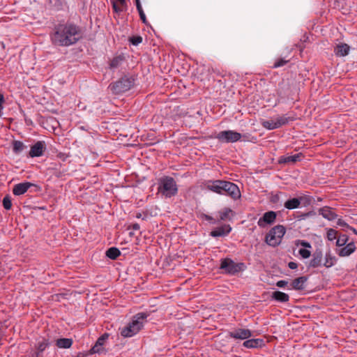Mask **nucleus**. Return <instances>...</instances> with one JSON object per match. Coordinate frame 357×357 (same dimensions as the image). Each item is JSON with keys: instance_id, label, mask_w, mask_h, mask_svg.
Listing matches in <instances>:
<instances>
[{"instance_id": "nucleus-1", "label": "nucleus", "mask_w": 357, "mask_h": 357, "mask_svg": "<svg viewBox=\"0 0 357 357\" xmlns=\"http://www.w3.org/2000/svg\"><path fill=\"white\" fill-rule=\"evenodd\" d=\"M82 38L80 28L73 23H60L55 25L50 38L54 45L68 47L75 44Z\"/></svg>"}, {"instance_id": "nucleus-2", "label": "nucleus", "mask_w": 357, "mask_h": 357, "mask_svg": "<svg viewBox=\"0 0 357 357\" xmlns=\"http://www.w3.org/2000/svg\"><path fill=\"white\" fill-rule=\"evenodd\" d=\"M149 314L146 312H139L133 316L132 320L121 329V335L124 337H131L138 333L143 328Z\"/></svg>"}, {"instance_id": "nucleus-3", "label": "nucleus", "mask_w": 357, "mask_h": 357, "mask_svg": "<svg viewBox=\"0 0 357 357\" xmlns=\"http://www.w3.org/2000/svg\"><path fill=\"white\" fill-rule=\"evenodd\" d=\"M158 192L165 197L170 198L178 192L175 180L170 176H164L158 182Z\"/></svg>"}, {"instance_id": "nucleus-4", "label": "nucleus", "mask_w": 357, "mask_h": 357, "mask_svg": "<svg viewBox=\"0 0 357 357\" xmlns=\"http://www.w3.org/2000/svg\"><path fill=\"white\" fill-rule=\"evenodd\" d=\"M285 232L286 229L283 225H277L273 227L266 236V243L273 247L278 245Z\"/></svg>"}, {"instance_id": "nucleus-5", "label": "nucleus", "mask_w": 357, "mask_h": 357, "mask_svg": "<svg viewBox=\"0 0 357 357\" xmlns=\"http://www.w3.org/2000/svg\"><path fill=\"white\" fill-rule=\"evenodd\" d=\"M133 82L134 79L131 77H124L109 84V88L116 94L124 93L130 89L133 85Z\"/></svg>"}, {"instance_id": "nucleus-6", "label": "nucleus", "mask_w": 357, "mask_h": 357, "mask_svg": "<svg viewBox=\"0 0 357 357\" xmlns=\"http://www.w3.org/2000/svg\"><path fill=\"white\" fill-rule=\"evenodd\" d=\"M242 135L234 130H223L217 134L215 138L223 143H234L239 141Z\"/></svg>"}, {"instance_id": "nucleus-7", "label": "nucleus", "mask_w": 357, "mask_h": 357, "mask_svg": "<svg viewBox=\"0 0 357 357\" xmlns=\"http://www.w3.org/2000/svg\"><path fill=\"white\" fill-rule=\"evenodd\" d=\"M244 267L243 263H235L230 259H224L221 260L220 268L225 270L227 273L234 275L241 270Z\"/></svg>"}, {"instance_id": "nucleus-8", "label": "nucleus", "mask_w": 357, "mask_h": 357, "mask_svg": "<svg viewBox=\"0 0 357 357\" xmlns=\"http://www.w3.org/2000/svg\"><path fill=\"white\" fill-rule=\"evenodd\" d=\"M225 181L222 180H208L204 183L206 189L219 195H224Z\"/></svg>"}, {"instance_id": "nucleus-9", "label": "nucleus", "mask_w": 357, "mask_h": 357, "mask_svg": "<svg viewBox=\"0 0 357 357\" xmlns=\"http://www.w3.org/2000/svg\"><path fill=\"white\" fill-rule=\"evenodd\" d=\"M224 195L230 196L234 199L241 197V192L238 187L234 183L225 181Z\"/></svg>"}, {"instance_id": "nucleus-10", "label": "nucleus", "mask_w": 357, "mask_h": 357, "mask_svg": "<svg viewBox=\"0 0 357 357\" xmlns=\"http://www.w3.org/2000/svg\"><path fill=\"white\" fill-rule=\"evenodd\" d=\"M252 335V331L246 328H236L229 333V336L236 340H247Z\"/></svg>"}, {"instance_id": "nucleus-11", "label": "nucleus", "mask_w": 357, "mask_h": 357, "mask_svg": "<svg viewBox=\"0 0 357 357\" xmlns=\"http://www.w3.org/2000/svg\"><path fill=\"white\" fill-rule=\"evenodd\" d=\"M46 146L45 142L38 141L31 146L29 155L31 158L40 157L43 155Z\"/></svg>"}, {"instance_id": "nucleus-12", "label": "nucleus", "mask_w": 357, "mask_h": 357, "mask_svg": "<svg viewBox=\"0 0 357 357\" xmlns=\"http://www.w3.org/2000/svg\"><path fill=\"white\" fill-rule=\"evenodd\" d=\"M276 213L274 211L266 212L263 216L259 219L257 224L260 227H264L267 225L273 223L276 219Z\"/></svg>"}, {"instance_id": "nucleus-13", "label": "nucleus", "mask_w": 357, "mask_h": 357, "mask_svg": "<svg viewBox=\"0 0 357 357\" xmlns=\"http://www.w3.org/2000/svg\"><path fill=\"white\" fill-rule=\"evenodd\" d=\"M35 185L30 182L20 183L13 186V193L15 196H20L25 194L27 190Z\"/></svg>"}, {"instance_id": "nucleus-14", "label": "nucleus", "mask_w": 357, "mask_h": 357, "mask_svg": "<svg viewBox=\"0 0 357 357\" xmlns=\"http://www.w3.org/2000/svg\"><path fill=\"white\" fill-rule=\"evenodd\" d=\"M356 249V245L354 242L347 243L344 247L337 251L340 257H348L355 252Z\"/></svg>"}, {"instance_id": "nucleus-15", "label": "nucleus", "mask_w": 357, "mask_h": 357, "mask_svg": "<svg viewBox=\"0 0 357 357\" xmlns=\"http://www.w3.org/2000/svg\"><path fill=\"white\" fill-rule=\"evenodd\" d=\"M304 199V197L289 199L284 202V206L289 210L298 208Z\"/></svg>"}, {"instance_id": "nucleus-16", "label": "nucleus", "mask_w": 357, "mask_h": 357, "mask_svg": "<svg viewBox=\"0 0 357 357\" xmlns=\"http://www.w3.org/2000/svg\"><path fill=\"white\" fill-rule=\"evenodd\" d=\"M231 230V227L229 225H225L215 228L211 232V235L213 237L224 236L227 235Z\"/></svg>"}, {"instance_id": "nucleus-17", "label": "nucleus", "mask_w": 357, "mask_h": 357, "mask_svg": "<svg viewBox=\"0 0 357 357\" xmlns=\"http://www.w3.org/2000/svg\"><path fill=\"white\" fill-rule=\"evenodd\" d=\"M278 128L287 124L290 121L296 119L294 116H287V114L282 116H276L273 117Z\"/></svg>"}, {"instance_id": "nucleus-18", "label": "nucleus", "mask_w": 357, "mask_h": 357, "mask_svg": "<svg viewBox=\"0 0 357 357\" xmlns=\"http://www.w3.org/2000/svg\"><path fill=\"white\" fill-rule=\"evenodd\" d=\"M243 347L248 349H255L261 347L264 345V341L262 339H247L243 343Z\"/></svg>"}, {"instance_id": "nucleus-19", "label": "nucleus", "mask_w": 357, "mask_h": 357, "mask_svg": "<svg viewBox=\"0 0 357 357\" xmlns=\"http://www.w3.org/2000/svg\"><path fill=\"white\" fill-rule=\"evenodd\" d=\"M350 47L346 43H340L334 49L335 54L337 56H345L349 54Z\"/></svg>"}, {"instance_id": "nucleus-20", "label": "nucleus", "mask_w": 357, "mask_h": 357, "mask_svg": "<svg viewBox=\"0 0 357 357\" xmlns=\"http://www.w3.org/2000/svg\"><path fill=\"white\" fill-rule=\"evenodd\" d=\"M319 213L323 218L328 220H333L337 216L331 208L327 206L320 208Z\"/></svg>"}, {"instance_id": "nucleus-21", "label": "nucleus", "mask_w": 357, "mask_h": 357, "mask_svg": "<svg viewBox=\"0 0 357 357\" xmlns=\"http://www.w3.org/2000/svg\"><path fill=\"white\" fill-rule=\"evenodd\" d=\"M306 281L307 278L305 276L297 278L292 281L291 284V287L289 288V289L302 290L305 288Z\"/></svg>"}, {"instance_id": "nucleus-22", "label": "nucleus", "mask_w": 357, "mask_h": 357, "mask_svg": "<svg viewBox=\"0 0 357 357\" xmlns=\"http://www.w3.org/2000/svg\"><path fill=\"white\" fill-rule=\"evenodd\" d=\"M271 298L280 303H287L289 301V296L287 294L280 291L273 292Z\"/></svg>"}, {"instance_id": "nucleus-23", "label": "nucleus", "mask_w": 357, "mask_h": 357, "mask_svg": "<svg viewBox=\"0 0 357 357\" xmlns=\"http://www.w3.org/2000/svg\"><path fill=\"white\" fill-rule=\"evenodd\" d=\"M323 255L321 252H315L310 261V266L317 268L321 266Z\"/></svg>"}, {"instance_id": "nucleus-24", "label": "nucleus", "mask_w": 357, "mask_h": 357, "mask_svg": "<svg viewBox=\"0 0 357 357\" xmlns=\"http://www.w3.org/2000/svg\"><path fill=\"white\" fill-rule=\"evenodd\" d=\"M71 338H60L56 342V346L60 349H69L73 344Z\"/></svg>"}, {"instance_id": "nucleus-25", "label": "nucleus", "mask_w": 357, "mask_h": 357, "mask_svg": "<svg viewBox=\"0 0 357 357\" xmlns=\"http://www.w3.org/2000/svg\"><path fill=\"white\" fill-rule=\"evenodd\" d=\"M125 58L123 55H118L114 56L109 63V68L115 69L120 66L123 62Z\"/></svg>"}, {"instance_id": "nucleus-26", "label": "nucleus", "mask_w": 357, "mask_h": 357, "mask_svg": "<svg viewBox=\"0 0 357 357\" xmlns=\"http://www.w3.org/2000/svg\"><path fill=\"white\" fill-rule=\"evenodd\" d=\"M337 259L335 256L332 255L330 252L326 253L325 261L323 265L326 268L332 267L335 264Z\"/></svg>"}, {"instance_id": "nucleus-27", "label": "nucleus", "mask_w": 357, "mask_h": 357, "mask_svg": "<svg viewBox=\"0 0 357 357\" xmlns=\"http://www.w3.org/2000/svg\"><path fill=\"white\" fill-rule=\"evenodd\" d=\"M301 154H295L293 155H285L282 156L280 159V162L281 163H289V162H295L300 160Z\"/></svg>"}, {"instance_id": "nucleus-28", "label": "nucleus", "mask_w": 357, "mask_h": 357, "mask_svg": "<svg viewBox=\"0 0 357 357\" xmlns=\"http://www.w3.org/2000/svg\"><path fill=\"white\" fill-rule=\"evenodd\" d=\"M261 124L264 128L269 130L278 129L273 118H271L267 120H262Z\"/></svg>"}, {"instance_id": "nucleus-29", "label": "nucleus", "mask_w": 357, "mask_h": 357, "mask_svg": "<svg viewBox=\"0 0 357 357\" xmlns=\"http://www.w3.org/2000/svg\"><path fill=\"white\" fill-rule=\"evenodd\" d=\"M50 344V343L47 339L43 337L42 339L39 340L36 345L38 352L40 353L44 351L45 349L49 347Z\"/></svg>"}, {"instance_id": "nucleus-30", "label": "nucleus", "mask_w": 357, "mask_h": 357, "mask_svg": "<svg viewBox=\"0 0 357 357\" xmlns=\"http://www.w3.org/2000/svg\"><path fill=\"white\" fill-rule=\"evenodd\" d=\"M120 255V250L114 247L109 248L106 252V256L111 259H116Z\"/></svg>"}, {"instance_id": "nucleus-31", "label": "nucleus", "mask_w": 357, "mask_h": 357, "mask_svg": "<svg viewBox=\"0 0 357 357\" xmlns=\"http://www.w3.org/2000/svg\"><path fill=\"white\" fill-rule=\"evenodd\" d=\"M25 146L24 144L20 142V141H14L13 144V150L15 153H20L22 152Z\"/></svg>"}, {"instance_id": "nucleus-32", "label": "nucleus", "mask_w": 357, "mask_h": 357, "mask_svg": "<svg viewBox=\"0 0 357 357\" xmlns=\"http://www.w3.org/2000/svg\"><path fill=\"white\" fill-rule=\"evenodd\" d=\"M136 7H137V11L139 13V15L141 20L142 21V22L144 24H146L147 23V20H146L145 13H144L143 9H142L141 3L138 2V1H137V2H136Z\"/></svg>"}, {"instance_id": "nucleus-33", "label": "nucleus", "mask_w": 357, "mask_h": 357, "mask_svg": "<svg viewBox=\"0 0 357 357\" xmlns=\"http://www.w3.org/2000/svg\"><path fill=\"white\" fill-rule=\"evenodd\" d=\"M348 236L345 234H342L339 236L336 241V245L338 247H342L347 243Z\"/></svg>"}, {"instance_id": "nucleus-34", "label": "nucleus", "mask_w": 357, "mask_h": 357, "mask_svg": "<svg viewBox=\"0 0 357 357\" xmlns=\"http://www.w3.org/2000/svg\"><path fill=\"white\" fill-rule=\"evenodd\" d=\"M3 206L5 209L10 210L12 207V201L9 195H6L3 199Z\"/></svg>"}, {"instance_id": "nucleus-35", "label": "nucleus", "mask_w": 357, "mask_h": 357, "mask_svg": "<svg viewBox=\"0 0 357 357\" xmlns=\"http://www.w3.org/2000/svg\"><path fill=\"white\" fill-rule=\"evenodd\" d=\"M337 231L333 229H327V238L328 241H332L336 238Z\"/></svg>"}, {"instance_id": "nucleus-36", "label": "nucleus", "mask_w": 357, "mask_h": 357, "mask_svg": "<svg viewBox=\"0 0 357 357\" xmlns=\"http://www.w3.org/2000/svg\"><path fill=\"white\" fill-rule=\"evenodd\" d=\"M299 255L303 259H307L311 255V252L307 248H301L298 250Z\"/></svg>"}, {"instance_id": "nucleus-37", "label": "nucleus", "mask_w": 357, "mask_h": 357, "mask_svg": "<svg viewBox=\"0 0 357 357\" xmlns=\"http://www.w3.org/2000/svg\"><path fill=\"white\" fill-rule=\"evenodd\" d=\"M296 245L297 246L301 245V246L304 247L305 248H308V249L312 248L311 244L308 241H306L304 240H297L296 241Z\"/></svg>"}, {"instance_id": "nucleus-38", "label": "nucleus", "mask_w": 357, "mask_h": 357, "mask_svg": "<svg viewBox=\"0 0 357 357\" xmlns=\"http://www.w3.org/2000/svg\"><path fill=\"white\" fill-rule=\"evenodd\" d=\"M231 213H232V211L231 209L225 208L224 211L222 212H221L220 219L221 220L227 219L229 216V214Z\"/></svg>"}, {"instance_id": "nucleus-39", "label": "nucleus", "mask_w": 357, "mask_h": 357, "mask_svg": "<svg viewBox=\"0 0 357 357\" xmlns=\"http://www.w3.org/2000/svg\"><path fill=\"white\" fill-rule=\"evenodd\" d=\"M107 337H108V335L105 333L104 335H102L101 337H100L98 339L96 344L102 347V345L104 344V343H105V340L107 339Z\"/></svg>"}, {"instance_id": "nucleus-40", "label": "nucleus", "mask_w": 357, "mask_h": 357, "mask_svg": "<svg viewBox=\"0 0 357 357\" xmlns=\"http://www.w3.org/2000/svg\"><path fill=\"white\" fill-rule=\"evenodd\" d=\"M130 42L134 45H137L142 42V38L140 36H135L130 38Z\"/></svg>"}, {"instance_id": "nucleus-41", "label": "nucleus", "mask_w": 357, "mask_h": 357, "mask_svg": "<svg viewBox=\"0 0 357 357\" xmlns=\"http://www.w3.org/2000/svg\"><path fill=\"white\" fill-rule=\"evenodd\" d=\"M337 225L341 227L349 229V225L342 219H338L337 221Z\"/></svg>"}, {"instance_id": "nucleus-42", "label": "nucleus", "mask_w": 357, "mask_h": 357, "mask_svg": "<svg viewBox=\"0 0 357 357\" xmlns=\"http://www.w3.org/2000/svg\"><path fill=\"white\" fill-rule=\"evenodd\" d=\"M5 102V99L3 96L0 93V117L3 114V103Z\"/></svg>"}, {"instance_id": "nucleus-43", "label": "nucleus", "mask_w": 357, "mask_h": 357, "mask_svg": "<svg viewBox=\"0 0 357 357\" xmlns=\"http://www.w3.org/2000/svg\"><path fill=\"white\" fill-rule=\"evenodd\" d=\"M287 61L284 59L278 60L273 65L274 68H279L284 66Z\"/></svg>"}, {"instance_id": "nucleus-44", "label": "nucleus", "mask_w": 357, "mask_h": 357, "mask_svg": "<svg viewBox=\"0 0 357 357\" xmlns=\"http://www.w3.org/2000/svg\"><path fill=\"white\" fill-rule=\"evenodd\" d=\"M112 6H113L114 10L116 13H120L123 10V8H121L122 6L120 5L118 6L116 2H115V1L112 2Z\"/></svg>"}, {"instance_id": "nucleus-45", "label": "nucleus", "mask_w": 357, "mask_h": 357, "mask_svg": "<svg viewBox=\"0 0 357 357\" xmlns=\"http://www.w3.org/2000/svg\"><path fill=\"white\" fill-rule=\"evenodd\" d=\"M102 347L96 343V344L92 347L91 351L92 353H99L102 350Z\"/></svg>"}, {"instance_id": "nucleus-46", "label": "nucleus", "mask_w": 357, "mask_h": 357, "mask_svg": "<svg viewBox=\"0 0 357 357\" xmlns=\"http://www.w3.org/2000/svg\"><path fill=\"white\" fill-rule=\"evenodd\" d=\"M287 284H288V282L286 280H279V281L277 282L276 286L280 287V288H283Z\"/></svg>"}, {"instance_id": "nucleus-47", "label": "nucleus", "mask_w": 357, "mask_h": 357, "mask_svg": "<svg viewBox=\"0 0 357 357\" xmlns=\"http://www.w3.org/2000/svg\"><path fill=\"white\" fill-rule=\"evenodd\" d=\"M129 228L132 229L133 230H139L140 229V226L138 223H134L131 225Z\"/></svg>"}, {"instance_id": "nucleus-48", "label": "nucleus", "mask_w": 357, "mask_h": 357, "mask_svg": "<svg viewBox=\"0 0 357 357\" xmlns=\"http://www.w3.org/2000/svg\"><path fill=\"white\" fill-rule=\"evenodd\" d=\"M288 266L291 269H296L298 267V265L296 262L291 261L289 263Z\"/></svg>"}, {"instance_id": "nucleus-49", "label": "nucleus", "mask_w": 357, "mask_h": 357, "mask_svg": "<svg viewBox=\"0 0 357 357\" xmlns=\"http://www.w3.org/2000/svg\"><path fill=\"white\" fill-rule=\"evenodd\" d=\"M116 2L119 3L120 6H123L126 5V0H116Z\"/></svg>"}, {"instance_id": "nucleus-50", "label": "nucleus", "mask_w": 357, "mask_h": 357, "mask_svg": "<svg viewBox=\"0 0 357 357\" xmlns=\"http://www.w3.org/2000/svg\"><path fill=\"white\" fill-rule=\"evenodd\" d=\"M278 199H279V195H275L273 196L271 201H272V202H276Z\"/></svg>"}, {"instance_id": "nucleus-51", "label": "nucleus", "mask_w": 357, "mask_h": 357, "mask_svg": "<svg viewBox=\"0 0 357 357\" xmlns=\"http://www.w3.org/2000/svg\"><path fill=\"white\" fill-rule=\"evenodd\" d=\"M349 229L351 230L355 234H357V231L355 228L349 226Z\"/></svg>"}, {"instance_id": "nucleus-52", "label": "nucleus", "mask_w": 357, "mask_h": 357, "mask_svg": "<svg viewBox=\"0 0 357 357\" xmlns=\"http://www.w3.org/2000/svg\"><path fill=\"white\" fill-rule=\"evenodd\" d=\"M205 218L208 220H213L212 217H211L209 215H205Z\"/></svg>"}, {"instance_id": "nucleus-53", "label": "nucleus", "mask_w": 357, "mask_h": 357, "mask_svg": "<svg viewBox=\"0 0 357 357\" xmlns=\"http://www.w3.org/2000/svg\"><path fill=\"white\" fill-rule=\"evenodd\" d=\"M356 235H357V234H356Z\"/></svg>"}]
</instances>
